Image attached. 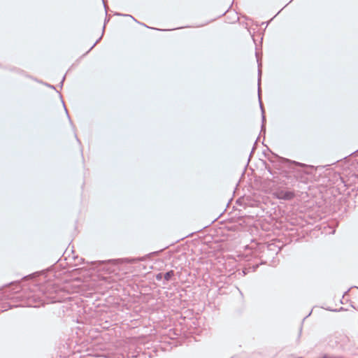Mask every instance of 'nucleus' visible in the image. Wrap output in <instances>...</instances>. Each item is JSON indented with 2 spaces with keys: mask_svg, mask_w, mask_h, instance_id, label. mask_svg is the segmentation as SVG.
Here are the masks:
<instances>
[{
  "mask_svg": "<svg viewBox=\"0 0 358 358\" xmlns=\"http://www.w3.org/2000/svg\"><path fill=\"white\" fill-rule=\"evenodd\" d=\"M116 259H109L107 261H99V262H92L90 263L91 265V282L92 281H96V278H101L103 280H106V277L102 276L101 274L95 275L93 271H95L96 268H97V272L101 271H108V264L112 262H116Z\"/></svg>",
  "mask_w": 358,
  "mask_h": 358,
  "instance_id": "f257e3e1",
  "label": "nucleus"
},
{
  "mask_svg": "<svg viewBox=\"0 0 358 358\" xmlns=\"http://www.w3.org/2000/svg\"><path fill=\"white\" fill-rule=\"evenodd\" d=\"M275 196L278 199L289 201L292 200L295 196V194L294 192L292 191L280 190L277 192L275 194Z\"/></svg>",
  "mask_w": 358,
  "mask_h": 358,
  "instance_id": "f03ea898",
  "label": "nucleus"
},
{
  "mask_svg": "<svg viewBox=\"0 0 358 358\" xmlns=\"http://www.w3.org/2000/svg\"><path fill=\"white\" fill-rule=\"evenodd\" d=\"M258 73H259V79H258V93H259V105H260V108H261V110H262V131H265V124H264V122H265V120H266V118H265V115H264V108H263V106H262V101H261V99H260V87H259V83H260V74H261V70L259 69L258 70Z\"/></svg>",
  "mask_w": 358,
  "mask_h": 358,
  "instance_id": "7ed1b4c3",
  "label": "nucleus"
},
{
  "mask_svg": "<svg viewBox=\"0 0 358 358\" xmlns=\"http://www.w3.org/2000/svg\"><path fill=\"white\" fill-rule=\"evenodd\" d=\"M175 272L173 270L169 271L164 275V279L165 281H169L173 276H174Z\"/></svg>",
  "mask_w": 358,
  "mask_h": 358,
  "instance_id": "20e7f679",
  "label": "nucleus"
},
{
  "mask_svg": "<svg viewBox=\"0 0 358 358\" xmlns=\"http://www.w3.org/2000/svg\"><path fill=\"white\" fill-rule=\"evenodd\" d=\"M146 259V256L145 257H139L138 259H129L128 260L127 262H129V263H134L136 262V261H145Z\"/></svg>",
  "mask_w": 358,
  "mask_h": 358,
  "instance_id": "39448f33",
  "label": "nucleus"
},
{
  "mask_svg": "<svg viewBox=\"0 0 358 358\" xmlns=\"http://www.w3.org/2000/svg\"><path fill=\"white\" fill-rule=\"evenodd\" d=\"M155 278L157 280H161L164 278V275L162 273H159L156 275Z\"/></svg>",
  "mask_w": 358,
  "mask_h": 358,
  "instance_id": "423d86ee",
  "label": "nucleus"
},
{
  "mask_svg": "<svg viewBox=\"0 0 358 358\" xmlns=\"http://www.w3.org/2000/svg\"><path fill=\"white\" fill-rule=\"evenodd\" d=\"M327 310L334 312L341 311L343 310V307H341L338 310V309H331V308H327Z\"/></svg>",
  "mask_w": 358,
  "mask_h": 358,
  "instance_id": "0eeeda50",
  "label": "nucleus"
},
{
  "mask_svg": "<svg viewBox=\"0 0 358 358\" xmlns=\"http://www.w3.org/2000/svg\"><path fill=\"white\" fill-rule=\"evenodd\" d=\"M90 356L91 357H102V355H99L94 354L92 351H91Z\"/></svg>",
  "mask_w": 358,
  "mask_h": 358,
  "instance_id": "6e6552de",
  "label": "nucleus"
},
{
  "mask_svg": "<svg viewBox=\"0 0 358 358\" xmlns=\"http://www.w3.org/2000/svg\"><path fill=\"white\" fill-rule=\"evenodd\" d=\"M116 15H117L129 16V17H131L134 20L136 21L131 15H122V14H120V13H117Z\"/></svg>",
  "mask_w": 358,
  "mask_h": 358,
  "instance_id": "1a4fd4ad",
  "label": "nucleus"
},
{
  "mask_svg": "<svg viewBox=\"0 0 358 358\" xmlns=\"http://www.w3.org/2000/svg\"><path fill=\"white\" fill-rule=\"evenodd\" d=\"M293 163L298 166H305V164L299 163V162H293Z\"/></svg>",
  "mask_w": 358,
  "mask_h": 358,
  "instance_id": "9d476101",
  "label": "nucleus"
},
{
  "mask_svg": "<svg viewBox=\"0 0 358 358\" xmlns=\"http://www.w3.org/2000/svg\"><path fill=\"white\" fill-rule=\"evenodd\" d=\"M92 305L95 307V308H99L100 306V303H93Z\"/></svg>",
  "mask_w": 358,
  "mask_h": 358,
  "instance_id": "9b49d317",
  "label": "nucleus"
},
{
  "mask_svg": "<svg viewBox=\"0 0 358 358\" xmlns=\"http://www.w3.org/2000/svg\"><path fill=\"white\" fill-rule=\"evenodd\" d=\"M98 43V41H96L92 45H91L90 49L91 50L93 49V48L96 45V44Z\"/></svg>",
  "mask_w": 358,
  "mask_h": 358,
  "instance_id": "f8f14e48",
  "label": "nucleus"
},
{
  "mask_svg": "<svg viewBox=\"0 0 358 358\" xmlns=\"http://www.w3.org/2000/svg\"><path fill=\"white\" fill-rule=\"evenodd\" d=\"M255 149V147L254 146V147L252 148V151H251V152H250V157L252 155V152H254Z\"/></svg>",
  "mask_w": 358,
  "mask_h": 358,
  "instance_id": "ddd939ff",
  "label": "nucleus"
},
{
  "mask_svg": "<svg viewBox=\"0 0 358 358\" xmlns=\"http://www.w3.org/2000/svg\"><path fill=\"white\" fill-rule=\"evenodd\" d=\"M96 296H94V294H92L91 293V296H90V298H91V300L94 299V298Z\"/></svg>",
  "mask_w": 358,
  "mask_h": 358,
  "instance_id": "4468645a",
  "label": "nucleus"
},
{
  "mask_svg": "<svg viewBox=\"0 0 358 358\" xmlns=\"http://www.w3.org/2000/svg\"><path fill=\"white\" fill-rule=\"evenodd\" d=\"M349 291L350 289L345 291L343 296L344 297L349 292Z\"/></svg>",
  "mask_w": 358,
  "mask_h": 358,
  "instance_id": "2eb2a0df",
  "label": "nucleus"
},
{
  "mask_svg": "<svg viewBox=\"0 0 358 358\" xmlns=\"http://www.w3.org/2000/svg\"><path fill=\"white\" fill-rule=\"evenodd\" d=\"M268 171L271 174H272V172H271V169H270V168H268Z\"/></svg>",
  "mask_w": 358,
  "mask_h": 358,
  "instance_id": "dca6fc26",
  "label": "nucleus"
},
{
  "mask_svg": "<svg viewBox=\"0 0 358 358\" xmlns=\"http://www.w3.org/2000/svg\"><path fill=\"white\" fill-rule=\"evenodd\" d=\"M101 37H103V35H101V36L96 41H99L101 38Z\"/></svg>",
  "mask_w": 358,
  "mask_h": 358,
  "instance_id": "f3484780",
  "label": "nucleus"
},
{
  "mask_svg": "<svg viewBox=\"0 0 358 358\" xmlns=\"http://www.w3.org/2000/svg\"><path fill=\"white\" fill-rule=\"evenodd\" d=\"M104 29H105V25L103 27L102 35L103 34Z\"/></svg>",
  "mask_w": 358,
  "mask_h": 358,
  "instance_id": "a211bd4d",
  "label": "nucleus"
},
{
  "mask_svg": "<svg viewBox=\"0 0 358 358\" xmlns=\"http://www.w3.org/2000/svg\"><path fill=\"white\" fill-rule=\"evenodd\" d=\"M92 308H93V307L91 306V308H90L91 311L92 310ZM91 317H92V315H91Z\"/></svg>",
  "mask_w": 358,
  "mask_h": 358,
  "instance_id": "6ab92c4d",
  "label": "nucleus"
},
{
  "mask_svg": "<svg viewBox=\"0 0 358 358\" xmlns=\"http://www.w3.org/2000/svg\"><path fill=\"white\" fill-rule=\"evenodd\" d=\"M301 331H302V329L301 328L300 329V332H299V336L301 335Z\"/></svg>",
  "mask_w": 358,
  "mask_h": 358,
  "instance_id": "aec40b11",
  "label": "nucleus"
},
{
  "mask_svg": "<svg viewBox=\"0 0 358 358\" xmlns=\"http://www.w3.org/2000/svg\"><path fill=\"white\" fill-rule=\"evenodd\" d=\"M257 140H258V138H257V140H255V144H256V143L257 142Z\"/></svg>",
  "mask_w": 358,
  "mask_h": 358,
  "instance_id": "412c9836",
  "label": "nucleus"
},
{
  "mask_svg": "<svg viewBox=\"0 0 358 358\" xmlns=\"http://www.w3.org/2000/svg\"><path fill=\"white\" fill-rule=\"evenodd\" d=\"M102 1H103V4H105V3H104V0H102ZM104 6L106 7V5H104Z\"/></svg>",
  "mask_w": 358,
  "mask_h": 358,
  "instance_id": "4be33fe9",
  "label": "nucleus"
},
{
  "mask_svg": "<svg viewBox=\"0 0 358 358\" xmlns=\"http://www.w3.org/2000/svg\"><path fill=\"white\" fill-rule=\"evenodd\" d=\"M299 358H303V357H299Z\"/></svg>",
  "mask_w": 358,
  "mask_h": 358,
  "instance_id": "5701e85b",
  "label": "nucleus"
},
{
  "mask_svg": "<svg viewBox=\"0 0 358 358\" xmlns=\"http://www.w3.org/2000/svg\"><path fill=\"white\" fill-rule=\"evenodd\" d=\"M357 289H358V287H357Z\"/></svg>",
  "mask_w": 358,
  "mask_h": 358,
  "instance_id": "b1692460",
  "label": "nucleus"
}]
</instances>
